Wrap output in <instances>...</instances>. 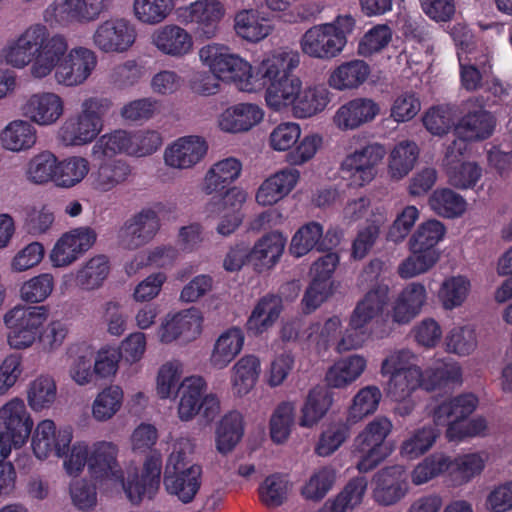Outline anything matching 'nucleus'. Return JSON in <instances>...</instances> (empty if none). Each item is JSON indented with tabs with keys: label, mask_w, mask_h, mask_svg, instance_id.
I'll list each match as a JSON object with an SVG mask.
<instances>
[{
	"label": "nucleus",
	"mask_w": 512,
	"mask_h": 512,
	"mask_svg": "<svg viewBox=\"0 0 512 512\" xmlns=\"http://www.w3.org/2000/svg\"><path fill=\"white\" fill-rule=\"evenodd\" d=\"M5 65L23 70L34 81L53 76L63 88H77L90 79L97 67L96 52L85 46L69 48L67 37L49 34L46 25L37 22L7 40L0 50Z\"/></svg>",
	"instance_id": "obj_1"
},
{
	"label": "nucleus",
	"mask_w": 512,
	"mask_h": 512,
	"mask_svg": "<svg viewBox=\"0 0 512 512\" xmlns=\"http://www.w3.org/2000/svg\"><path fill=\"white\" fill-rule=\"evenodd\" d=\"M200 64L220 82L241 92H264L296 59L292 48H274L262 55L256 66L227 44L212 42L199 48Z\"/></svg>",
	"instance_id": "obj_2"
},
{
	"label": "nucleus",
	"mask_w": 512,
	"mask_h": 512,
	"mask_svg": "<svg viewBox=\"0 0 512 512\" xmlns=\"http://www.w3.org/2000/svg\"><path fill=\"white\" fill-rule=\"evenodd\" d=\"M301 56L282 72L272 85L263 91L264 104L269 110L282 113L289 112L295 119H311L325 111L331 102V91L325 84H304L294 74Z\"/></svg>",
	"instance_id": "obj_3"
},
{
	"label": "nucleus",
	"mask_w": 512,
	"mask_h": 512,
	"mask_svg": "<svg viewBox=\"0 0 512 512\" xmlns=\"http://www.w3.org/2000/svg\"><path fill=\"white\" fill-rule=\"evenodd\" d=\"M85 467L91 479L101 485L121 481L119 446L106 440L94 442L91 446L85 440L75 441L70 454L62 462V470L67 476L77 478Z\"/></svg>",
	"instance_id": "obj_4"
},
{
	"label": "nucleus",
	"mask_w": 512,
	"mask_h": 512,
	"mask_svg": "<svg viewBox=\"0 0 512 512\" xmlns=\"http://www.w3.org/2000/svg\"><path fill=\"white\" fill-rule=\"evenodd\" d=\"M108 97L91 95L81 100L80 109L58 127L56 138L65 148L94 145L102 135L106 115L111 111Z\"/></svg>",
	"instance_id": "obj_5"
},
{
	"label": "nucleus",
	"mask_w": 512,
	"mask_h": 512,
	"mask_svg": "<svg viewBox=\"0 0 512 512\" xmlns=\"http://www.w3.org/2000/svg\"><path fill=\"white\" fill-rule=\"evenodd\" d=\"M184 368L179 360H168L160 364L155 375V394L160 400H175L179 396L178 417L187 420L198 408L200 394L208 385L198 375L183 378Z\"/></svg>",
	"instance_id": "obj_6"
},
{
	"label": "nucleus",
	"mask_w": 512,
	"mask_h": 512,
	"mask_svg": "<svg viewBox=\"0 0 512 512\" xmlns=\"http://www.w3.org/2000/svg\"><path fill=\"white\" fill-rule=\"evenodd\" d=\"M163 142L161 133L154 129L115 128L97 139L91 146L90 155L95 161L112 159L118 155L143 159L159 151Z\"/></svg>",
	"instance_id": "obj_7"
},
{
	"label": "nucleus",
	"mask_w": 512,
	"mask_h": 512,
	"mask_svg": "<svg viewBox=\"0 0 512 512\" xmlns=\"http://www.w3.org/2000/svg\"><path fill=\"white\" fill-rule=\"evenodd\" d=\"M477 405V397L470 393L435 402L432 406L434 423L437 426L447 425L445 436L450 442L482 436L487 431V420L483 417L467 420Z\"/></svg>",
	"instance_id": "obj_8"
},
{
	"label": "nucleus",
	"mask_w": 512,
	"mask_h": 512,
	"mask_svg": "<svg viewBox=\"0 0 512 512\" xmlns=\"http://www.w3.org/2000/svg\"><path fill=\"white\" fill-rule=\"evenodd\" d=\"M355 24V18L350 14H341L329 22L308 27L298 40L301 53L320 61L337 58L345 49Z\"/></svg>",
	"instance_id": "obj_9"
},
{
	"label": "nucleus",
	"mask_w": 512,
	"mask_h": 512,
	"mask_svg": "<svg viewBox=\"0 0 512 512\" xmlns=\"http://www.w3.org/2000/svg\"><path fill=\"white\" fill-rule=\"evenodd\" d=\"M323 138L316 132L302 136L301 125L284 121L275 125L267 137V145L277 153H288L287 160L293 166H303L321 149Z\"/></svg>",
	"instance_id": "obj_10"
},
{
	"label": "nucleus",
	"mask_w": 512,
	"mask_h": 512,
	"mask_svg": "<svg viewBox=\"0 0 512 512\" xmlns=\"http://www.w3.org/2000/svg\"><path fill=\"white\" fill-rule=\"evenodd\" d=\"M380 372L389 376L388 395L395 401L407 400L420 386L427 382L416 364V355L408 349L395 351L382 360Z\"/></svg>",
	"instance_id": "obj_11"
},
{
	"label": "nucleus",
	"mask_w": 512,
	"mask_h": 512,
	"mask_svg": "<svg viewBox=\"0 0 512 512\" xmlns=\"http://www.w3.org/2000/svg\"><path fill=\"white\" fill-rule=\"evenodd\" d=\"M391 431L392 423L390 419L380 416L372 419L357 434L354 441L357 471L369 472L390 455L391 450L386 442V438L390 435Z\"/></svg>",
	"instance_id": "obj_12"
},
{
	"label": "nucleus",
	"mask_w": 512,
	"mask_h": 512,
	"mask_svg": "<svg viewBox=\"0 0 512 512\" xmlns=\"http://www.w3.org/2000/svg\"><path fill=\"white\" fill-rule=\"evenodd\" d=\"M385 156V146L379 142H369L350 150L340 162L341 178L352 188L370 185L379 174Z\"/></svg>",
	"instance_id": "obj_13"
},
{
	"label": "nucleus",
	"mask_w": 512,
	"mask_h": 512,
	"mask_svg": "<svg viewBox=\"0 0 512 512\" xmlns=\"http://www.w3.org/2000/svg\"><path fill=\"white\" fill-rule=\"evenodd\" d=\"M111 4L112 0H53L43 10V25L52 28L87 25L97 21Z\"/></svg>",
	"instance_id": "obj_14"
},
{
	"label": "nucleus",
	"mask_w": 512,
	"mask_h": 512,
	"mask_svg": "<svg viewBox=\"0 0 512 512\" xmlns=\"http://www.w3.org/2000/svg\"><path fill=\"white\" fill-rule=\"evenodd\" d=\"M48 319L45 306L17 305L3 315L4 326L7 327L8 345L13 349L31 347L41 335L43 325Z\"/></svg>",
	"instance_id": "obj_15"
},
{
	"label": "nucleus",
	"mask_w": 512,
	"mask_h": 512,
	"mask_svg": "<svg viewBox=\"0 0 512 512\" xmlns=\"http://www.w3.org/2000/svg\"><path fill=\"white\" fill-rule=\"evenodd\" d=\"M204 315L198 307L172 311L161 318L155 330V337L163 345L174 342L189 343L203 333Z\"/></svg>",
	"instance_id": "obj_16"
},
{
	"label": "nucleus",
	"mask_w": 512,
	"mask_h": 512,
	"mask_svg": "<svg viewBox=\"0 0 512 512\" xmlns=\"http://www.w3.org/2000/svg\"><path fill=\"white\" fill-rule=\"evenodd\" d=\"M31 450L36 459L45 461L52 455L62 462L71 452L73 430L69 426H58L51 419H42L32 428Z\"/></svg>",
	"instance_id": "obj_17"
},
{
	"label": "nucleus",
	"mask_w": 512,
	"mask_h": 512,
	"mask_svg": "<svg viewBox=\"0 0 512 512\" xmlns=\"http://www.w3.org/2000/svg\"><path fill=\"white\" fill-rule=\"evenodd\" d=\"M161 464L160 454H153L146 458L143 469H129L126 471V477L123 474L121 475V481L111 482L107 485H121L126 498L132 504H139L145 499H152L159 490Z\"/></svg>",
	"instance_id": "obj_18"
},
{
	"label": "nucleus",
	"mask_w": 512,
	"mask_h": 512,
	"mask_svg": "<svg viewBox=\"0 0 512 512\" xmlns=\"http://www.w3.org/2000/svg\"><path fill=\"white\" fill-rule=\"evenodd\" d=\"M97 233L94 228L81 226L63 232L48 252V261L56 269L67 268L81 259L95 245Z\"/></svg>",
	"instance_id": "obj_19"
},
{
	"label": "nucleus",
	"mask_w": 512,
	"mask_h": 512,
	"mask_svg": "<svg viewBox=\"0 0 512 512\" xmlns=\"http://www.w3.org/2000/svg\"><path fill=\"white\" fill-rule=\"evenodd\" d=\"M208 141L201 135L189 134L173 139L163 151L164 166L176 172L194 170L208 155Z\"/></svg>",
	"instance_id": "obj_20"
},
{
	"label": "nucleus",
	"mask_w": 512,
	"mask_h": 512,
	"mask_svg": "<svg viewBox=\"0 0 512 512\" xmlns=\"http://www.w3.org/2000/svg\"><path fill=\"white\" fill-rule=\"evenodd\" d=\"M136 37V27L129 19L111 17L96 25L91 42L102 53H126Z\"/></svg>",
	"instance_id": "obj_21"
},
{
	"label": "nucleus",
	"mask_w": 512,
	"mask_h": 512,
	"mask_svg": "<svg viewBox=\"0 0 512 512\" xmlns=\"http://www.w3.org/2000/svg\"><path fill=\"white\" fill-rule=\"evenodd\" d=\"M224 16L225 7L220 0H195L179 9L180 20L184 24L194 25L195 32L205 40L218 36Z\"/></svg>",
	"instance_id": "obj_22"
},
{
	"label": "nucleus",
	"mask_w": 512,
	"mask_h": 512,
	"mask_svg": "<svg viewBox=\"0 0 512 512\" xmlns=\"http://www.w3.org/2000/svg\"><path fill=\"white\" fill-rule=\"evenodd\" d=\"M340 262L336 252L320 257L312 264V281L302 298L303 311L309 314L316 310L333 292L332 274Z\"/></svg>",
	"instance_id": "obj_23"
},
{
	"label": "nucleus",
	"mask_w": 512,
	"mask_h": 512,
	"mask_svg": "<svg viewBox=\"0 0 512 512\" xmlns=\"http://www.w3.org/2000/svg\"><path fill=\"white\" fill-rule=\"evenodd\" d=\"M466 114L455 125L458 139L463 141H482L493 135L495 118L491 111L484 108V100L472 97L464 102Z\"/></svg>",
	"instance_id": "obj_24"
},
{
	"label": "nucleus",
	"mask_w": 512,
	"mask_h": 512,
	"mask_svg": "<svg viewBox=\"0 0 512 512\" xmlns=\"http://www.w3.org/2000/svg\"><path fill=\"white\" fill-rule=\"evenodd\" d=\"M66 110L64 99L54 91H37L27 96L21 111L27 121L37 127L56 125Z\"/></svg>",
	"instance_id": "obj_25"
},
{
	"label": "nucleus",
	"mask_w": 512,
	"mask_h": 512,
	"mask_svg": "<svg viewBox=\"0 0 512 512\" xmlns=\"http://www.w3.org/2000/svg\"><path fill=\"white\" fill-rule=\"evenodd\" d=\"M427 299L426 288L420 282H410L400 290L386 311V322L393 326L411 323L423 310Z\"/></svg>",
	"instance_id": "obj_26"
},
{
	"label": "nucleus",
	"mask_w": 512,
	"mask_h": 512,
	"mask_svg": "<svg viewBox=\"0 0 512 512\" xmlns=\"http://www.w3.org/2000/svg\"><path fill=\"white\" fill-rule=\"evenodd\" d=\"M150 44L161 55L175 59L185 58L194 50L193 35L187 28L173 23L161 25L151 32Z\"/></svg>",
	"instance_id": "obj_27"
},
{
	"label": "nucleus",
	"mask_w": 512,
	"mask_h": 512,
	"mask_svg": "<svg viewBox=\"0 0 512 512\" xmlns=\"http://www.w3.org/2000/svg\"><path fill=\"white\" fill-rule=\"evenodd\" d=\"M300 180L301 172L298 169L294 167L278 169L259 184L254 199L262 207L277 205L296 189Z\"/></svg>",
	"instance_id": "obj_28"
},
{
	"label": "nucleus",
	"mask_w": 512,
	"mask_h": 512,
	"mask_svg": "<svg viewBox=\"0 0 512 512\" xmlns=\"http://www.w3.org/2000/svg\"><path fill=\"white\" fill-rule=\"evenodd\" d=\"M380 114V105L373 99L359 97L341 104L332 115L336 129L354 131L366 123H371Z\"/></svg>",
	"instance_id": "obj_29"
},
{
	"label": "nucleus",
	"mask_w": 512,
	"mask_h": 512,
	"mask_svg": "<svg viewBox=\"0 0 512 512\" xmlns=\"http://www.w3.org/2000/svg\"><path fill=\"white\" fill-rule=\"evenodd\" d=\"M263 119L264 110L257 103H237L220 112L216 123L219 131L238 135L257 127Z\"/></svg>",
	"instance_id": "obj_30"
},
{
	"label": "nucleus",
	"mask_w": 512,
	"mask_h": 512,
	"mask_svg": "<svg viewBox=\"0 0 512 512\" xmlns=\"http://www.w3.org/2000/svg\"><path fill=\"white\" fill-rule=\"evenodd\" d=\"M467 150V143L454 140L449 144L444 154V166L447 167L449 182L458 189H469L477 184L481 177V169L475 162H463L457 165L464 151Z\"/></svg>",
	"instance_id": "obj_31"
},
{
	"label": "nucleus",
	"mask_w": 512,
	"mask_h": 512,
	"mask_svg": "<svg viewBox=\"0 0 512 512\" xmlns=\"http://www.w3.org/2000/svg\"><path fill=\"white\" fill-rule=\"evenodd\" d=\"M234 33L251 44H257L274 32V23L268 13L259 9H241L234 15Z\"/></svg>",
	"instance_id": "obj_32"
},
{
	"label": "nucleus",
	"mask_w": 512,
	"mask_h": 512,
	"mask_svg": "<svg viewBox=\"0 0 512 512\" xmlns=\"http://www.w3.org/2000/svg\"><path fill=\"white\" fill-rule=\"evenodd\" d=\"M164 486L169 495L176 497L179 502H193L201 486V467L190 464L187 468L165 469Z\"/></svg>",
	"instance_id": "obj_33"
},
{
	"label": "nucleus",
	"mask_w": 512,
	"mask_h": 512,
	"mask_svg": "<svg viewBox=\"0 0 512 512\" xmlns=\"http://www.w3.org/2000/svg\"><path fill=\"white\" fill-rule=\"evenodd\" d=\"M37 141V129L26 119H13L0 130V147L3 151L26 153L37 145Z\"/></svg>",
	"instance_id": "obj_34"
},
{
	"label": "nucleus",
	"mask_w": 512,
	"mask_h": 512,
	"mask_svg": "<svg viewBox=\"0 0 512 512\" xmlns=\"http://www.w3.org/2000/svg\"><path fill=\"white\" fill-rule=\"evenodd\" d=\"M407 492L406 474L401 466L382 470L375 476V489L372 497L381 505H394L404 498Z\"/></svg>",
	"instance_id": "obj_35"
},
{
	"label": "nucleus",
	"mask_w": 512,
	"mask_h": 512,
	"mask_svg": "<svg viewBox=\"0 0 512 512\" xmlns=\"http://www.w3.org/2000/svg\"><path fill=\"white\" fill-rule=\"evenodd\" d=\"M367 369V358L363 354H351L335 361L327 369L325 382L331 389H347L360 379Z\"/></svg>",
	"instance_id": "obj_36"
},
{
	"label": "nucleus",
	"mask_w": 512,
	"mask_h": 512,
	"mask_svg": "<svg viewBox=\"0 0 512 512\" xmlns=\"http://www.w3.org/2000/svg\"><path fill=\"white\" fill-rule=\"evenodd\" d=\"M262 373L258 356L247 354L234 362L229 370V385L233 396L242 398L253 391Z\"/></svg>",
	"instance_id": "obj_37"
},
{
	"label": "nucleus",
	"mask_w": 512,
	"mask_h": 512,
	"mask_svg": "<svg viewBox=\"0 0 512 512\" xmlns=\"http://www.w3.org/2000/svg\"><path fill=\"white\" fill-rule=\"evenodd\" d=\"M370 74V65L365 60L345 61L331 70L327 85L339 92L355 90L365 84Z\"/></svg>",
	"instance_id": "obj_38"
},
{
	"label": "nucleus",
	"mask_w": 512,
	"mask_h": 512,
	"mask_svg": "<svg viewBox=\"0 0 512 512\" xmlns=\"http://www.w3.org/2000/svg\"><path fill=\"white\" fill-rule=\"evenodd\" d=\"M390 300L389 286L380 284L366 292L350 314L349 321L354 327L368 326L372 320L381 316Z\"/></svg>",
	"instance_id": "obj_39"
},
{
	"label": "nucleus",
	"mask_w": 512,
	"mask_h": 512,
	"mask_svg": "<svg viewBox=\"0 0 512 512\" xmlns=\"http://www.w3.org/2000/svg\"><path fill=\"white\" fill-rule=\"evenodd\" d=\"M244 345V332L237 326L224 329L214 341L209 355V365L213 369L222 370L242 352Z\"/></svg>",
	"instance_id": "obj_40"
},
{
	"label": "nucleus",
	"mask_w": 512,
	"mask_h": 512,
	"mask_svg": "<svg viewBox=\"0 0 512 512\" xmlns=\"http://www.w3.org/2000/svg\"><path fill=\"white\" fill-rule=\"evenodd\" d=\"M287 245V238L282 232L273 231L265 234L254 243L251 263L258 271H268L278 264Z\"/></svg>",
	"instance_id": "obj_41"
},
{
	"label": "nucleus",
	"mask_w": 512,
	"mask_h": 512,
	"mask_svg": "<svg viewBox=\"0 0 512 512\" xmlns=\"http://www.w3.org/2000/svg\"><path fill=\"white\" fill-rule=\"evenodd\" d=\"M242 162L234 157L220 159L205 172L200 189L207 195L218 193L234 183L242 174Z\"/></svg>",
	"instance_id": "obj_42"
},
{
	"label": "nucleus",
	"mask_w": 512,
	"mask_h": 512,
	"mask_svg": "<svg viewBox=\"0 0 512 512\" xmlns=\"http://www.w3.org/2000/svg\"><path fill=\"white\" fill-rule=\"evenodd\" d=\"M91 173L90 185L97 193H110L123 185L130 176V166L121 159H105Z\"/></svg>",
	"instance_id": "obj_43"
},
{
	"label": "nucleus",
	"mask_w": 512,
	"mask_h": 512,
	"mask_svg": "<svg viewBox=\"0 0 512 512\" xmlns=\"http://www.w3.org/2000/svg\"><path fill=\"white\" fill-rule=\"evenodd\" d=\"M489 460L487 451L469 452L450 457L449 479L453 486H463L480 476Z\"/></svg>",
	"instance_id": "obj_44"
},
{
	"label": "nucleus",
	"mask_w": 512,
	"mask_h": 512,
	"mask_svg": "<svg viewBox=\"0 0 512 512\" xmlns=\"http://www.w3.org/2000/svg\"><path fill=\"white\" fill-rule=\"evenodd\" d=\"M91 172L90 160L85 156L72 154L58 158L53 186L72 189L81 184Z\"/></svg>",
	"instance_id": "obj_45"
},
{
	"label": "nucleus",
	"mask_w": 512,
	"mask_h": 512,
	"mask_svg": "<svg viewBox=\"0 0 512 512\" xmlns=\"http://www.w3.org/2000/svg\"><path fill=\"white\" fill-rule=\"evenodd\" d=\"M282 311V300L274 295L259 299L246 323L248 333L258 336L271 329Z\"/></svg>",
	"instance_id": "obj_46"
},
{
	"label": "nucleus",
	"mask_w": 512,
	"mask_h": 512,
	"mask_svg": "<svg viewBox=\"0 0 512 512\" xmlns=\"http://www.w3.org/2000/svg\"><path fill=\"white\" fill-rule=\"evenodd\" d=\"M331 393L326 388L316 386L308 391L305 401L300 410L298 425L303 428H314L317 426L332 406Z\"/></svg>",
	"instance_id": "obj_47"
},
{
	"label": "nucleus",
	"mask_w": 512,
	"mask_h": 512,
	"mask_svg": "<svg viewBox=\"0 0 512 512\" xmlns=\"http://www.w3.org/2000/svg\"><path fill=\"white\" fill-rule=\"evenodd\" d=\"M471 291L470 278L464 274H453L443 279L438 289V301L445 311L463 307Z\"/></svg>",
	"instance_id": "obj_48"
},
{
	"label": "nucleus",
	"mask_w": 512,
	"mask_h": 512,
	"mask_svg": "<svg viewBox=\"0 0 512 512\" xmlns=\"http://www.w3.org/2000/svg\"><path fill=\"white\" fill-rule=\"evenodd\" d=\"M0 427L3 431L31 435L33 419L23 399L16 396L0 406Z\"/></svg>",
	"instance_id": "obj_49"
},
{
	"label": "nucleus",
	"mask_w": 512,
	"mask_h": 512,
	"mask_svg": "<svg viewBox=\"0 0 512 512\" xmlns=\"http://www.w3.org/2000/svg\"><path fill=\"white\" fill-rule=\"evenodd\" d=\"M58 157L51 150H40L27 159L23 177L32 185L53 184Z\"/></svg>",
	"instance_id": "obj_50"
},
{
	"label": "nucleus",
	"mask_w": 512,
	"mask_h": 512,
	"mask_svg": "<svg viewBox=\"0 0 512 512\" xmlns=\"http://www.w3.org/2000/svg\"><path fill=\"white\" fill-rule=\"evenodd\" d=\"M125 393L119 384H109L98 393L91 403V417L97 423L112 420L121 411Z\"/></svg>",
	"instance_id": "obj_51"
},
{
	"label": "nucleus",
	"mask_w": 512,
	"mask_h": 512,
	"mask_svg": "<svg viewBox=\"0 0 512 512\" xmlns=\"http://www.w3.org/2000/svg\"><path fill=\"white\" fill-rule=\"evenodd\" d=\"M243 415L236 410L225 413L216 427V449L219 454L228 455L243 437Z\"/></svg>",
	"instance_id": "obj_52"
},
{
	"label": "nucleus",
	"mask_w": 512,
	"mask_h": 512,
	"mask_svg": "<svg viewBox=\"0 0 512 512\" xmlns=\"http://www.w3.org/2000/svg\"><path fill=\"white\" fill-rule=\"evenodd\" d=\"M478 348V333L474 325L458 323L445 333V352L459 357H468Z\"/></svg>",
	"instance_id": "obj_53"
},
{
	"label": "nucleus",
	"mask_w": 512,
	"mask_h": 512,
	"mask_svg": "<svg viewBox=\"0 0 512 512\" xmlns=\"http://www.w3.org/2000/svg\"><path fill=\"white\" fill-rule=\"evenodd\" d=\"M173 0H132L131 15L144 26H159L173 14Z\"/></svg>",
	"instance_id": "obj_54"
},
{
	"label": "nucleus",
	"mask_w": 512,
	"mask_h": 512,
	"mask_svg": "<svg viewBox=\"0 0 512 512\" xmlns=\"http://www.w3.org/2000/svg\"><path fill=\"white\" fill-rule=\"evenodd\" d=\"M26 400L34 412L52 408L57 401V384L53 376L42 374L32 379L27 386Z\"/></svg>",
	"instance_id": "obj_55"
},
{
	"label": "nucleus",
	"mask_w": 512,
	"mask_h": 512,
	"mask_svg": "<svg viewBox=\"0 0 512 512\" xmlns=\"http://www.w3.org/2000/svg\"><path fill=\"white\" fill-rule=\"evenodd\" d=\"M460 86L468 92H474L481 88L483 77L487 75L490 65L489 60H479L473 52L464 54L458 52Z\"/></svg>",
	"instance_id": "obj_56"
},
{
	"label": "nucleus",
	"mask_w": 512,
	"mask_h": 512,
	"mask_svg": "<svg viewBox=\"0 0 512 512\" xmlns=\"http://www.w3.org/2000/svg\"><path fill=\"white\" fill-rule=\"evenodd\" d=\"M68 377L78 386L84 387L93 381L92 352L85 344H72L68 348Z\"/></svg>",
	"instance_id": "obj_57"
},
{
	"label": "nucleus",
	"mask_w": 512,
	"mask_h": 512,
	"mask_svg": "<svg viewBox=\"0 0 512 512\" xmlns=\"http://www.w3.org/2000/svg\"><path fill=\"white\" fill-rule=\"evenodd\" d=\"M293 489L292 482L285 474H271L258 486L259 501L268 509H274L285 502Z\"/></svg>",
	"instance_id": "obj_58"
},
{
	"label": "nucleus",
	"mask_w": 512,
	"mask_h": 512,
	"mask_svg": "<svg viewBox=\"0 0 512 512\" xmlns=\"http://www.w3.org/2000/svg\"><path fill=\"white\" fill-rule=\"evenodd\" d=\"M419 157V147L415 142L401 141L389 152L388 174L394 180L406 177L414 168Z\"/></svg>",
	"instance_id": "obj_59"
},
{
	"label": "nucleus",
	"mask_w": 512,
	"mask_h": 512,
	"mask_svg": "<svg viewBox=\"0 0 512 512\" xmlns=\"http://www.w3.org/2000/svg\"><path fill=\"white\" fill-rule=\"evenodd\" d=\"M337 470L334 466H322L312 472L303 483L300 493L308 502H321L335 486Z\"/></svg>",
	"instance_id": "obj_60"
},
{
	"label": "nucleus",
	"mask_w": 512,
	"mask_h": 512,
	"mask_svg": "<svg viewBox=\"0 0 512 512\" xmlns=\"http://www.w3.org/2000/svg\"><path fill=\"white\" fill-rule=\"evenodd\" d=\"M439 430L425 425L409 432L400 444V455L404 459L414 460L428 452L438 439Z\"/></svg>",
	"instance_id": "obj_61"
},
{
	"label": "nucleus",
	"mask_w": 512,
	"mask_h": 512,
	"mask_svg": "<svg viewBox=\"0 0 512 512\" xmlns=\"http://www.w3.org/2000/svg\"><path fill=\"white\" fill-rule=\"evenodd\" d=\"M110 266L105 255H96L82 263L76 270L75 281L84 291H94L102 286Z\"/></svg>",
	"instance_id": "obj_62"
},
{
	"label": "nucleus",
	"mask_w": 512,
	"mask_h": 512,
	"mask_svg": "<svg viewBox=\"0 0 512 512\" xmlns=\"http://www.w3.org/2000/svg\"><path fill=\"white\" fill-rule=\"evenodd\" d=\"M463 371L458 361L450 358H439L430 368L426 369L425 390H433L449 384H460Z\"/></svg>",
	"instance_id": "obj_63"
},
{
	"label": "nucleus",
	"mask_w": 512,
	"mask_h": 512,
	"mask_svg": "<svg viewBox=\"0 0 512 512\" xmlns=\"http://www.w3.org/2000/svg\"><path fill=\"white\" fill-rule=\"evenodd\" d=\"M381 397L380 388L375 385L360 388L352 397L351 405L347 410V422L356 424L374 414L379 408Z\"/></svg>",
	"instance_id": "obj_64"
}]
</instances>
